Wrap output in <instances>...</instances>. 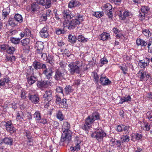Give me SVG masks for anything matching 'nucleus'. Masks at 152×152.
<instances>
[{
	"label": "nucleus",
	"mask_w": 152,
	"mask_h": 152,
	"mask_svg": "<svg viewBox=\"0 0 152 152\" xmlns=\"http://www.w3.org/2000/svg\"><path fill=\"white\" fill-rule=\"evenodd\" d=\"M149 10L148 7L144 6L142 7L141 11L142 13H140L139 15V17H141L142 18L141 19L142 20L145 17L146 14H147Z\"/></svg>",
	"instance_id": "obj_15"
},
{
	"label": "nucleus",
	"mask_w": 152,
	"mask_h": 152,
	"mask_svg": "<svg viewBox=\"0 0 152 152\" xmlns=\"http://www.w3.org/2000/svg\"><path fill=\"white\" fill-rule=\"evenodd\" d=\"M15 57L14 56H6V59L7 60V61H11L12 62L14 61L15 60Z\"/></svg>",
	"instance_id": "obj_53"
},
{
	"label": "nucleus",
	"mask_w": 152,
	"mask_h": 152,
	"mask_svg": "<svg viewBox=\"0 0 152 152\" xmlns=\"http://www.w3.org/2000/svg\"><path fill=\"white\" fill-rule=\"evenodd\" d=\"M129 15V13L127 12H124L122 16L121 15L120 16V18L122 20L124 19H125L126 17H127Z\"/></svg>",
	"instance_id": "obj_57"
},
{
	"label": "nucleus",
	"mask_w": 152,
	"mask_h": 152,
	"mask_svg": "<svg viewBox=\"0 0 152 152\" xmlns=\"http://www.w3.org/2000/svg\"><path fill=\"white\" fill-rule=\"evenodd\" d=\"M23 32L25 33L26 37H29L31 36V31L29 29H25L24 30Z\"/></svg>",
	"instance_id": "obj_48"
},
{
	"label": "nucleus",
	"mask_w": 152,
	"mask_h": 152,
	"mask_svg": "<svg viewBox=\"0 0 152 152\" xmlns=\"http://www.w3.org/2000/svg\"><path fill=\"white\" fill-rule=\"evenodd\" d=\"M27 80L28 84L31 85L37 80V77L30 76L27 77Z\"/></svg>",
	"instance_id": "obj_19"
},
{
	"label": "nucleus",
	"mask_w": 152,
	"mask_h": 152,
	"mask_svg": "<svg viewBox=\"0 0 152 152\" xmlns=\"http://www.w3.org/2000/svg\"><path fill=\"white\" fill-rule=\"evenodd\" d=\"M70 125L67 122L64 123L62 126L63 133L60 141V144L64 142L68 144L71 140L72 133L69 129Z\"/></svg>",
	"instance_id": "obj_2"
},
{
	"label": "nucleus",
	"mask_w": 152,
	"mask_h": 152,
	"mask_svg": "<svg viewBox=\"0 0 152 152\" xmlns=\"http://www.w3.org/2000/svg\"><path fill=\"white\" fill-rule=\"evenodd\" d=\"M49 28L47 25L41 30L39 33L41 37L44 38H47L49 36Z\"/></svg>",
	"instance_id": "obj_13"
},
{
	"label": "nucleus",
	"mask_w": 152,
	"mask_h": 152,
	"mask_svg": "<svg viewBox=\"0 0 152 152\" xmlns=\"http://www.w3.org/2000/svg\"><path fill=\"white\" fill-rule=\"evenodd\" d=\"M66 100L65 99H63L61 101L60 104H59L62 107L65 108L67 106L66 104Z\"/></svg>",
	"instance_id": "obj_41"
},
{
	"label": "nucleus",
	"mask_w": 152,
	"mask_h": 152,
	"mask_svg": "<svg viewBox=\"0 0 152 152\" xmlns=\"http://www.w3.org/2000/svg\"><path fill=\"white\" fill-rule=\"evenodd\" d=\"M149 60L148 59V61L145 62L143 61L142 60H140L139 64L140 65L141 68H145L149 64Z\"/></svg>",
	"instance_id": "obj_37"
},
{
	"label": "nucleus",
	"mask_w": 152,
	"mask_h": 152,
	"mask_svg": "<svg viewBox=\"0 0 152 152\" xmlns=\"http://www.w3.org/2000/svg\"><path fill=\"white\" fill-rule=\"evenodd\" d=\"M46 81L41 80L38 81L37 84V86L39 88H46Z\"/></svg>",
	"instance_id": "obj_27"
},
{
	"label": "nucleus",
	"mask_w": 152,
	"mask_h": 152,
	"mask_svg": "<svg viewBox=\"0 0 152 152\" xmlns=\"http://www.w3.org/2000/svg\"><path fill=\"white\" fill-rule=\"evenodd\" d=\"M102 9L104 12L107 14L109 18H112L113 16L112 12V7L110 4L107 3L104 4L102 7Z\"/></svg>",
	"instance_id": "obj_5"
},
{
	"label": "nucleus",
	"mask_w": 152,
	"mask_h": 152,
	"mask_svg": "<svg viewBox=\"0 0 152 152\" xmlns=\"http://www.w3.org/2000/svg\"><path fill=\"white\" fill-rule=\"evenodd\" d=\"M100 82L102 85H109L111 83V81L106 76L102 75L100 79Z\"/></svg>",
	"instance_id": "obj_16"
},
{
	"label": "nucleus",
	"mask_w": 152,
	"mask_h": 152,
	"mask_svg": "<svg viewBox=\"0 0 152 152\" xmlns=\"http://www.w3.org/2000/svg\"><path fill=\"white\" fill-rule=\"evenodd\" d=\"M119 67L120 69L122 71L124 74H126V72L128 70V68L125 64H123L122 66H120Z\"/></svg>",
	"instance_id": "obj_45"
},
{
	"label": "nucleus",
	"mask_w": 152,
	"mask_h": 152,
	"mask_svg": "<svg viewBox=\"0 0 152 152\" xmlns=\"http://www.w3.org/2000/svg\"><path fill=\"white\" fill-rule=\"evenodd\" d=\"M3 141L5 144L10 146H11L13 144V139L11 137L4 138L3 139Z\"/></svg>",
	"instance_id": "obj_21"
},
{
	"label": "nucleus",
	"mask_w": 152,
	"mask_h": 152,
	"mask_svg": "<svg viewBox=\"0 0 152 152\" xmlns=\"http://www.w3.org/2000/svg\"><path fill=\"white\" fill-rule=\"evenodd\" d=\"M82 66V63L78 61L71 62L68 65L69 71L71 75H74L75 73L79 74L80 68Z\"/></svg>",
	"instance_id": "obj_3"
},
{
	"label": "nucleus",
	"mask_w": 152,
	"mask_h": 152,
	"mask_svg": "<svg viewBox=\"0 0 152 152\" xmlns=\"http://www.w3.org/2000/svg\"><path fill=\"white\" fill-rule=\"evenodd\" d=\"M9 33L10 35L15 34L18 33V31L16 30H10L9 31Z\"/></svg>",
	"instance_id": "obj_63"
},
{
	"label": "nucleus",
	"mask_w": 152,
	"mask_h": 152,
	"mask_svg": "<svg viewBox=\"0 0 152 152\" xmlns=\"http://www.w3.org/2000/svg\"><path fill=\"white\" fill-rule=\"evenodd\" d=\"M14 19L16 21L20 23H22L23 21V19L22 15L18 13L16 14L15 15Z\"/></svg>",
	"instance_id": "obj_28"
},
{
	"label": "nucleus",
	"mask_w": 152,
	"mask_h": 152,
	"mask_svg": "<svg viewBox=\"0 0 152 152\" xmlns=\"http://www.w3.org/2000/svg\"><path fill=\"white\" fill-rule=\"evenodd\" d=\"M9 80L8 78H4L3 79L1 80V86H4L5 83H8Z\"/></svg>",
	"instance_id": "obj_50"
},
{
	"label": "nucleus",
	"mask_w": 152,
	"mask_h": 152,
	"mask_svg": "<svg viewBox=\"0 0 152 152\" xmlns=\"http://www.w3.org/2000/svg\"><path fill=\"white\" fill-rule=\"evenodd\" d=\"M20 39L19 38L12 37L10 39V41L13 43L18 44L19 43Z\"/></svg>",
	"instance_id": "obj_42"
},
{
	"label": "nucleus",
	"mask_w": 152,
	"mask_h": 152,
	"mask_svg": "<svg viewBox=\"0 0 152 152\" xmlns=\"http://www.w3.org/2000/svg\"><path fill=\"white\" fill-rule=\"evenodd\" d=\"M7 10H8V9H4L3 10L2 15L4 17V19H5L7 17V16L9 14V12L7 11Z\"/></svg>",
	"instance_id": "obj_47"
},
{
	"label": "nucleus",
	"mask_w": 152,
	"mask_h": 152,
	"mask_svg": "<svg viewBox=\"0 0 152 152\" xmlns=\"http://www.w3.org/2000/svg\"><path fill=\"white\" fill-rule=\"evenodd\" d=\"M23 134L25 135L26 136L28 139H29L31 138V134L30 132L29 131L27 130H25Z\"/></svg>",
	"instance_id": "obj_51"
},
{
	"label": "nucleus",
	"mask_w": 152,
	"mask_h": 152,
	"mask_svg": "<svg viewBox=\"0 0 152 152\" xmlns=\"http://www.w3.org/2000/svg\"><path fill=\"white\" fill-rule=\"evenodd\" d=\"M67 73V72L65 69L62 71L57 70L55 72L54 78L57 80L62 79L64 78Z\"/></svg>",
	"instance_id": "obj_9"
},
{
	"label": "nucleus",
	"mask_w": 152,
	"mask_h": 152,
	"mask_svg": "<svg viewBox=\"0 0 152 152\" xmlns=\"http://www.w3.org/2000/svg\"><path fill=\"white\" fill-rule=\"evenodd\" d=\"M51 0H46L45 1L44 0L43 3H44L41 5L43 6H45L46 8H48L51 6Z\"/></svg>",
	"instance_id": "obj_34"
},
{
	"label": "nucleus",
	"mask_w": 152,
	"mask_h": 152,
	"mask_svg": "<svg viewBox=\"0 0 152 152\" xmlns=\"http://www.w3.org/2000/svg\"><path fill=\"white\" fill-rule=\"evenodd\" d=\"M45 64L43 63L42 62L35 60L33 62L32 66L36 71L40 69H42L45 68Z\"/></svg>",
	"instance_id": "obj_10"
},
{
	"label": "nucleus",
	"mask_w": 152,
	"mask_h": 152,
	"mask_svg": "<svg viewBox=\"0 0 152 152\" xmlns=\"http://www.w3.org/2000/svg\"><path fill=\"white\" fill-rule=\"evenodd\" d=\"M35 47L36 49V54L41 55L44 47V43L42 42L37 41L35 44Z\"/></svg>",
	"instance_id": "obj_11"
},
{
	"label": "nucleus",
	"mask_w": 152,
	"mask_h": 152,
	"mask_svg": "<svg viewBox=\"0 0 152 152\" xmlns=\"http://www.w3.org/2000/svg\"><path fill=\"white\" fill-rule=\"evenodd\" d=\"M102 66L104 64H107L108 63V61L106 58L104 57L101 58L100 60Z\"/></svg>",
	"instance_id": "obj_56"
},
{
	"label": "nucleus",
	"mask_w": 152,
	"mask_h": 152,
	"mask_svg": "<svg viewBox=\"0 0 152 152\" xmlns=\"http://www.w3.org/2000/svg\"><path fill=\"white\" fill-rule=\"evenodd\" d=\"M56 101L57 104H60L61 102V98L58 95H56Z\"/></svg>",
	"instance_id": "obj_60"
},
{
	"label": "nucleus",
	"mask_w": 152,
	"mask_h": 152,
	"mask_svg": "<svg viewBox=\"0 0 152 152\" xmlns=\"http://www.w3.org/2000/svg\"><path fill=\"white\" fill-rule=\"evenodd\" d=\"M129 126L125 125L122 124L118 125L116 128L117 131L119 132H121L124 131L126 133H127L129 129Z\"/></svg>",
	"instance_id": "obj_14"
},
{
	"label": "nucleus",
	"mask_w": 152,
	"mask_h": 152,
	"mask_svg": "<svg viewBox=\"0 0 152 152\" xmlns=\"http://www.w3.org/2000/svg\"><path fill=\"white\" fill-rule=\"evenodd\" d=\"M136 42L137 45H140L142 47L145 46L148 44L145 41L140 39H137Z\"/></svg>",
	"instance_id": "obj_25"
},
{
	"label": "nucleus",
	"mask_w": 152,
	"mask_h": 152,
	"mask_svg": "<svg viewBox=\"0 0 152 152\" xmlns=\"http://www.w3.org/2000/svg\"><path fill=\"white\" fill-rule=\"evenodd\" d=\"M150 129V126L148 124H145L144 129L146 131H149Z\"/></svg>",
	"instance_id": "obj_64"
},
{
	"label": "nucleus",
	"mask_w": 152,
	"mask_h": 152,
	"mask_svg": "<svg viewBox=\"0 0 152 152\" xmlns=\"http://www.w3.org/2000/svg\"><path fill=\"white\" fill-rule=\"evenodd\" d=\"M28 98L34 104L37 103L39 102V97L37 95L29 94Z\"/></svg>",
	"instance_id": "obj_17"
},
{
	"label": "nucleus",
	"mask_w": 152,
	"mask_h": 152,
	"mask_svg": "<svg viewBox=\"0 0 152 152\" xmlns=\"http://www.w3.org/2000/svg\"><path fill=\"white\" fill-rule=\"evenodd\" d=\"M88 121V119L86 118L85 120V123L84 124V126L82 127L83 129L86 131L88 130L91 127L92 125L93 124L91 123H90Z\"/></svg>",
	"instance_id": "obj_23"
},
{
	"label": "nucleus",
	"mask_w": 152,
	"mask_h": 152,
	"mask_svg": "<svg viewBox=\"0 0 152 152\" xmlns=\"http://www.w3.org/2000/svg\"><path fill=\"white\" fill-rule=\"evenodd\" d=\"M121 140L122 142H128L130 140L129 137L127 135H123L121 137Z\"/></svg>",
	"instance_id": "obj_33"
},
{
	"label": "nucleus",
	"mask_w": 152,
	"mask_h": 152,
	"mask_svg": "<svg viewBox=\"0 0 152 152\" xmlns=\"http://www.w3.org/2000/svg\"><path fill=\"white\" fill-rule=\"evenodd\" d=\"M87 118L89 122L94 124L95 121L100 120V116L98 113L95 112L88 116Z\"/></svg>",
	"instance_id": "obj_7"
},
{
	"label": "nucleus",
	"mask_w": 152,
	"mask_h": 152,
	"mask_svg": "<svg viewBox=\"0 0 152 152\" xmlns=\"http://www.w3.org/2000/svg\"><path fill=\"white\" fill-rule=\"evenodd\" d=\"M64 31L62 29L57 28L56 30V33L58 35H60L61 34H62L63 32Z\"/></svg>",
	"instance_id": "obj_62"
},
{
	"label": "nucleus",
	"mask_w": 152,
	"mask_h": 152,
	"mask_svg": "<svg viewBox=\"0 0 152 152\" xmlns=\"http://www.w3.org/2000/svg\"><path fill=\"white\" fill-rule=\"evenodd\" d=\"M94 79L95 80V82L97 83L99 81V78L97 73H94Z\"/></svg>",
	"instance_id": "obj_59"
},
{
	"label": "nucleus",
	"mask_w": 152,
	"mask_h": 152,
	"mask_svg": "<svg viewBox=\"0 0 152 152\" xmlns=\"http://www.w3.org/2000/svg\"><path fill=\"white\" fill-rule=\"evenodd\" d=\"M64 91L66 94H69L72 91L71 87L70 85L66 86L64 88Z\"/></svg>",
	"instance_id": "obj_39"
},
{
	"label": "nucleus",
	"mask_w": 152,
	"mask_h": 152,
	"mask_svg": "<svg viewBox=\"0 0 152 152\" xmlns=\"http://www.w3.org/2000/svg\"><path fill=\"white\" fill-rule=\"evenodd\" d=\"M142 33L147 37H149L151 35V33L148 29L143 30Z\"/></svg>",
	"instance_id": "obj_43"
},
{
	"label": "nucleus",
	"mask_w": 152,
	"mask_h": 152,
	"mask_svg": "<svg viewBox=\"0 0 152 152\" xmlns=\"http://www.w3.org/2000/svg\"><path fill=\"white\" fill-rule=\"evenodd\" d=\"M106 136V133L102 129H97L91 134V137L95 138L99 142L102 141L103 137Z\"/></svg>",
	"instance_id": "obj_4"
},
{
	"label": "nucleus",
	"mask_w": 152,
	"mask_h": 152,
	"mask_svg": "<svg viewBox=\"0 0 152 152\" xmlns=\"http://www.w3.org/2000/svg\"><path fill=\"white\" fill-rule=\"evenodd\" d=\"M8 46L7 45H3L0 46V48L2 50H7L8 48Z\"/></svg>",
	"instance_id": "obj_61"
},
{
	"label": "nucleus",
	"mask_w": 152,
	"mask_h": 152,
	"mask_svg": "<svg viewBox=\"0 0 152 152\" xmlns=\"http://www.w3.org/2000/svg\"><path fill=\"white\" fill-rule=\"evenodd\" d=\"M134 137L137 140H139L142 137V135L141 134L136 133L134 134Z\"/></svg>",
	"instance_id": "obj_52"
},
{
	"label": "nucleus",
	"mask_w": 152,
	"mask_h": 152,
	"mask_svg": "<svg viewBox=\"0 0 152 152\" xmlns=\"http://www.w3.org/2000/svg\"><path fill=\"white\" fill-rule=\"evenodd\" d=\"M147 115L148 117V118L149 120L152 121V111H149L147 113Z\"/></svg>",
	"instance_id": "obj_58"
},
{
	"label": "nucleus",
	"mask_w": 152,
	"mask_h": 152,
	"mask_svg": "<svg viewBox=\"0 0 152 152\" xmlns=\"http://www.w3.org/2000/svg\"><path fill=\"white\" fill-rule=\"evenodd\" d=\"M56 91L58 93H61L62 95L64 94L63 90L62 88L60 86L57 87L56 89Z\"/></svg>",
	"instance_id": "obj_54"
},
{
	"label": "nucleus",
	"mask_w": 152,
	"mask_h": 152,
	"mask_svg": "<svg viewBox=\"0 0 152 152\" xmlns=\"http://www.w3.org/2000/svg\"><path fill=\"white\" fill-rule=\"evenodd\" d=\"M30 42V40L28 38H25L21 41L20 44L22 46L25 47L26 49H27L29 48L28 45Z\"/></svg>",
	"instance_id": "obj_22"
},
{
	"label": "nucleus",
	"mask_w": 152,
	"mask_h": 152,
	"mask_svg": "<svg viewBox=\"0 0 152 152\" xmlns=\"http://www.w3.org/2000/svg\"><path fill=\"white\" fill-rule=\"evenodd\" d=\"M9 24L12 26H16L18 23L14 18H10L8 21Z\"/></svg>",
	"instance_id": "obj_36"
},
{
	"label": "nucleus",
	"mask_w": 152,
	"mask_h": 152,
	"mask_svg": "<svg viewBox=\"0 0 152 152\" xmlns=\"http://www.w3.org/2000/svg\"><path fill=\"white\" fill-rule=\"evenodd\" d=\"M51 12L50 10H48L45 13H43L41 16V18L42 21H46L47 19V17L50 15V13Z\"/></svg>",
	"instance_id": "obj_26"
},
{
	"label": "nucleus",
	"mask_w": 152,
	"mask_h": 152,
	"mask_svg": "<svg viewBox=\"0 0 152 152\" xmlns=\"http://www.w3.org/2000/svg\"><path fill=\"white\" fill-rule=\"evenodd\" d=\"M42 74L44 75L45 78L47 79H50L52 78L53 73L54 72L53 69L51 67L47 68L45 65V68L42 69Z\"/></svg>",
	"instance_id": "obj_6"
},
{
	"label": "nucleus",
	"mask_w": 152,
	"mask_h": 152,
	"mask_svg": "<svg viewBox=\"0 0 152 152\" xmlns=\"http://www.w3.org/2000/svg\"><path fill=\"white\" fill-rule=\"evenodd\" d=\"M23 113L22 111L18 113L17 115L16 119L18 121H22L23 120Z\"/></svg>",
	"instance_id": "obj_35"
},
{
	"label": "nucleus",
	"mask_w": 152,
	"mask_h": 152,
	"mask_svg": "<svg viewBox=\"0 0 152 152\" xmlns=\"http://www.w3.org/2000/svg\"><path fill=\"white\" fill-rule=\"evenodd\" d=\"M138 74L139 75L140 77V80L142 81L145 77L146 72H143L142 70H140L139 71Z\"/></svg>",
	"instance_id": "obj_38"
},
{
	"label": "nucleus",
	"mask_w": 152,
	"mask_h": 152,
	"mask_svg": "<svg viewBox=\"0 0 152 152\" xmlns=\"http://www.w3.org/2000/svg\"><path fill=\"white\" fill-rule=\"evenodd\" d=\"M68 39L69 42L72 44H74L76 41L77 38L75 36H73L71 34H69L68 36Z\"/></svg>",
	"instance_id": "obj_29"
},
{
	"label": "nucleus",
	"mask_w": 152,
	"mask_h": 152,
	"mask_svg": "<svg viewBox=\"0 0 152 152\" xmlns=\"http://www.w3.org/2000/svg\"><path fill=\"white\" fill-rule=\"evenodd\" d=\"M81 141H78L77 142L75 143V145L74 146L76 151H77L80 149Z\"/></svg>",
	"instance_id": "obj_46"
},
{
	"label": "nucleus",
	"mask_w": 152,
	"mask_h": 152,
	"mask_svg": "<svg viewBox=\"0 0 152 152\" xmlns=\"http://www.w3.org/2000/svg\"><path fill=\"white\" fill-rule=\"evenodd\" d=\"M53 91L51 90H46L43 96V100L48 102L51 101L53 99Z\"/></svg>",
	"instance_id": "obj_8"
},
{
	"label": "nucleus",
	"mask_w": 152,
	"mask_h": 152,
	"mask_svg": "<svg viewBox=\"0 0 152 152\" xmlns=\"http://www.w3.org/2000/svg\"><path fill=\"white\" fill-rule=\"evenodd\" d=\"M103 12H94L93 15L96 18H100L103 16Z\"/></svg>",
	"instance_id": "obj_44"
},
{
	"label": "nucleus",
	"mask_w": 152,
	"mask_h": 152,
	"mask_svg": "<svg viewBox=\"0 0 152 152\" xmlns=\"http://www.w3.org/2000/svg\"><path fill=\"white\" fill-rule=\"evenodd\" d=\"M110 36L109 34L103 32L100 36V39L103 41L106 40L108 39Z\"/></svg>",
	"instance_id": "obj_31"
},
{
	"label": "nucleus",
	"mask_w": 152,
	"mask_h": 152,
	"mask_svg": "<svg viewBox=\"0 0 152 152\" xmlns=\"http://www.w3.org/2000/svg\"><path fill=\"white\" fill-rule=\"evenodd\" d=\"M83 17L79 13L64 10L63 12V18L64 19L63 22L64 27L69 30L73 29L83 21Z\"/></svg>",
	"instance_id": "obj_1"
},
{
	"label": "nucleus",
	"mask_w": 152,
	"mask_h": 152,
	"mask_svg": "<svg viewBox=\"0 0 152 152\" xmlns=\"http://www.w3.org/2000/svg\"><path fill=\"white\" fill-rule=\"evenodd\" d=\"M38 4L34 2L31 4L30 9L31 12L34 13L38 10L39 8Z\"/></svg>",
	"instance_id": "obj_20"
},
{
	"label": "nucleus",
	"mask_w": 152,
	"mask_h": 152,
	"mask_svg": "<svg viewBox=\"0 0 152 152\" xmlns=\"http://www.w3.org/2000/svg\"><path fill=\"white\" fill-rule=\"evenodd\" d=\"M7 131L10 134H13L16 131V129L10 122L8 121L5 122L4 124Z\"/></svg>",
	"instance_id": "obj_12"
},
{
	"label": "nucleus",
	"mask_w": 152,
	"mask_h": 152,
	"mask_svg": "<svg viewBox=\"0 0 152 152\" xmlns=\"http://www.w3.org/2000/svg\"><path fill=\"white\" fill-rule=\"evenodd\" d=\"M15 50V48L13 47H9L8 46V48L7 50V52L10 54H12Z\"/></svg>",
	"instance_id": "obj_49"
},
{
	"label": "nucleus",
	"mask_w": 152,
	"mask_h": 152,
	"mask_svg": "<svg viewBox=\"0 0 152 152\" xmlns=\"http://www.w3.org/2000/svg\"><path fill=\"white\" fill-rule=\"evenodd\" d=\"M81 4L80 2L76 0H72L68 4V7L72 8L73 7H78Z\"/></svg>",
	"instance_id": "obj_18"
},
{
	"label": "nucleus",
	"mask_w": 152,
	"mask_h": 152,
	"mask_svg": "<svg viewBox=\"0 0 152 152\" xmlns=\"http://www.w3.org/2000/svg\"><path fill=\"white\" fill-rule=\"evenodd\" d=\"M37 72L36 69L32 68V66H29V69H28L27 74L28 75L30 76H34L35 74Z\"/></svg>",
	"instance_id": "obj_24"
},
{
	"label": "nucleus",
	"mask_w": 152,
	"mask_h": 152,
	"mask_svg": "<svg viewBox=\"0 0 152 152\" xmlns=\"http://www.w3.org/2000/svg\"><path fill=\"white\" fill-rule=\"evenodd\" d=\"M77 40L79 42H85L87 41V39L85 38L82 35H80L77 37Z\"/></svg>",
	"instance_id": "obj_40"
},
{
	"label": "nucleus",
	"mask_w": 152,
	"mask_h": 152,
	"mask_svg": "<svg viewBox=\"0 0 152 152\" xmlns=\"http://www.w3.org/2000/svg\"><path fill=\"white\" fill-rule=\"evenodd\" d=\"M56 117L60 121H62L63 120L64 117L61 111L60 110H58L56 114Z\"/></svg>",
	"instance_id": "obj_32"
},
{
	"label": "nucleus",
	"mask_w": 152,
	"mask_h": 152,
	"mask_svg": "<svg viewBox=\"0 0 152 152\" xmlns=\"http://www.w3.org/2000/svg\"><path fill=\"white\" fill-rule=\"evenodd\" d=\"M149 52L152 53V42H149L148 44Z\"/></svg>",
	"instance_id": "obj_55"
},
{
	"label": "nucleus",
	"mask_w": 152,
	"mask_h": 152,
	"mask_svg": "<svg viewBox=\"0 0 152 152\" xmlns=\"http://www.w3.org/2000/svg\"><path fill=\"white\" fill-rule=\"evenodd\" d=\"M41 115L39 112L36 111L34 115V118L35 119L37 122H39L41 118Z\"/></svg>",
	"instance_id": "obj_30"
}]
</instances>
